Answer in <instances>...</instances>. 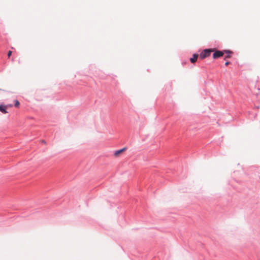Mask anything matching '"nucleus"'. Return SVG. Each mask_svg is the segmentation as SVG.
Returning a JSON list of instances; mask_svg holds the SVG:
<instances>
[{"mask_svg":"<svg viewBox=\"0 0 260 260\" xmlns=\"http://www.w3.org/2000/svg\"><path fill=\"white\" fill-rule=\"evenodd\" d=\"M198 56H199V55L198 54H194L193 55L192 57L190 58V62L191 63H194L197 61Z\"/></svg>","mask_w":260,"mask_h":260,"instance_id":"obj_4","label":"nucleus"},{"mask_svg":"<svg viewBox=\"0 0 260 260\" xmlns=\"http://www.w3.org/2000/svg\"><path fill=\"white\" fill-rule=\"evenodd\" d=\"M19 102L16 100L15 101V106L16 107H18L19 106Z\"/></svg>","mask_w":260,"mask_h":260,"instance_id":"obj_7","label":"nucleus"},{"mask_svg":"<svg viewBox=\"0 0 260 260\" xmlns=\"http://www.w3.org/2000/svg\"><path fill=\"white\" fill-rule=\"evenodd\" d=\"M214 53L213 54V58L214 59H217L219 57H220L224 55V51H219V50H216L215 49V51L213 52Z\"/></svg>","mask_w":260,"mask_h":260,"instance_id":"obj_2","label":"nucleus"},{"mask_svg":"<svg viewBox=\"0 0 260 260\" xmlns=\"http://www.w3.org/2000/svg\"><path fill=\"white\" fill-rule=\"evenodd\" d=\"M1 90V89H0V90Z\"/></svg>","mask_w":260,"mask_h":260,"instance_id":"obj_10","label":"nucleus"},{"mask_svg":"<svg viewBox=\"0 0 260 260\" xmlns=\"http://www.w3.org/2000/svg\"><path fill=\"white\" fill-rule=\"evenodd\" d=\"M126 150V148H123L120 150H117L114 153V155L116 157L118 156L121 153L124 152Z\"/></svg>","mask_w":260,"mask_h":260,"instance_id":"obj_3","label":"nucleus"},{"mask_svg":"<svg viewBox=\"0 0 260 260\" xmlns=\"http://www.w3.org/2000/svg\"><path fill=\"white\" fill-rule=\"evenodd\" d=\"M229 64V62H228V61L226 62L225 63V65L226 66H228Z\"/></svg>","mask_w":260,"mask_h":260,"instance_id":"obj_9","label":"nucleus"},{"mask_svg":"<svg viewBox=\"0 0 260 260\" xmlns=\"http://www.w3.org/2000/svg\"><path fill=\"white\" fill-rule=\"evenodd\" d=\"M224 52H226V53H228V54H227L226 56H225V57H224V59H226V58H231V56L230 54L232 53V52H231V51H227V50H224Z\"/></svg>","mask_w":260,"mask_h":260,"instance_id":"obj_6","label":"nucleus"},{"mask_svg":"<svg viewBox=\"0 0 260 260\" xmlns=\"http://www.w3.org/2000/svg\"><path fill=\"white\" fill-rule=\"evenodd\" d=\"M6 106H0V111L4 114H6L8 111L6 110Z\"/></svg>","mask_w":260,"mask_h":260,"instance_id":"obj_5","label":"nucleus"},{"mask_svg":"<svg viewBox=\"0 0 260 260\" xmlns=\"http://www.w3.org/2000/svg\"><path fill=\"white\" fill-rule=\"evenodd\" d=\"M12 51H9L8 52V57H10L12 54Z\"/></svg>","mask_w":260,"mask_h":260,"instance_id":"obj_8","label":"nucleus"},{"mask_svg":"<svg viewBox=\"0 0 260 260\" xmlns=\"http://www.w3.org/2000/svg\"><path fill=\"white\" fill-rule=\"evenodd\" d=\"M215 51V49H206L204 50L200 54L199 57L201 59H203L209 56L212 52Z\"/></svg>","mask_w":260,"mask_h":260,"instance_id":"obj_1","label":"nucleus"}]
</instances>
